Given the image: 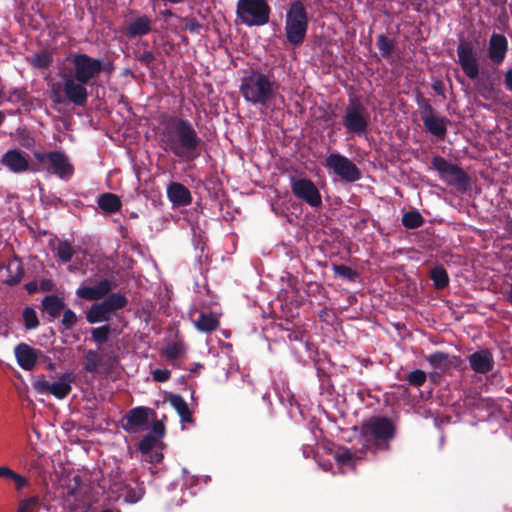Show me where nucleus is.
Segmentation results:
<instances>
[{
    "label": "nucleus",
    "mask_w": 512,
    "mask_h": 512,
    "mask_svg": "<svg viewBox=\"0 0 512 512\" xmlns=\"http://www.w3.org/2000/svg\"><path fill=\"white\" fill-rule=\"evenodd\" d=\"M155 415V411L145 406H138L130 409L121 419V428L129 433L135 434L143 430L148 424L149 418Z\"/></svg>",
    "instance_id": "obj_15"
},
{
    "label": "nucleus",
    "mask_w": 512,
    "mask_h": 512,
    "mask_svg": "<svg viewBox=\"0 0 512 512\" xmlns=\"http://www.w3.org/2000/svg\"><path fill=\"white\" fill-rule=\"evenodd\" d=\"M80 491H81V488H77V487H68V491H67V496H68V499L70 497H74L75 500L78 499V495L80 494Z\"/></svg>",
    "instance_id": "obj_58"
},
{
    "label": "nucleus",
    "mask_w": 512,
    "mask_h": 512,
    "mask_svg": "<svg viewBox=\"0 0 512 512\" xmlns=\"http://www.w3.org/2000/svg\"><path fill=\"white\" fill-rule=\"evenodd\" d=\"M25 288L29 294H32L37 289V284L35 282H29L25 285Z\"/></svg>",
    "instance_id": "obj_60"
},
{
    "label": "nucleus",
    "mask_w": 512,
    "mask_h": 512,
    "mask_svg": "<svg viewBox=\"0 0 512 512\" xmlns=\"http://www.w3.org/2000/svg\"><path fill=\"white\" fill-rule=\"evenodd\" d=\"M159 146L167 153L192 162L201 154L203 140L193 124L186 118L163 113L157 130Z\"/></svg>",
    "instance_id": "obj_1"
},
{
    "label": "nucleus",
    "mask_w": 512,
    "mask_h": 512,
    "mask_svg": "<svg viewBox=\"0 0 512 512\" xmlns=\"http://www.w3.org/2000/svg\"><path fill=\"white\" fill-rule=\"evenodd\" d=\"M34 157L40 163H43L46 159L48 160L47 153H43V152H34Z\"/></svg>",
    "instance_id": "obj_59"
},
{
    "label": "nucleus",
    "mask_w": 512,
    "mask_h": 512,
    "mask_svg": "<svg viewBox=\"0 0 512 512\" xmlns=\"http://www.w3.org/2000/svg\"><path fill=\"white\" fill-rule=\"evenodd\" d=\"M293 195L313 208L322 205V196L315 183L308 178H291Z\"/></svg>",
    "instance_id": "obj_13"
},
{
    "label": "nucleus",
    "mask_w": 512,
    "mask_h": 512,
    "mask_svg": "<svg viewBox=\"0 0 512 512\" xmlns=\"http://www.w3.org/2000/svg\"><path fill=\"white\" fill-rule=\"evenodd\" d=\"M325 168L332 171L335 176L345 183H354L362 177L359 167L339 152L330 153L326 157Z\"/></svg>",
    "instance_id": "obj_10"
},
{
    "label": "nucleus",
    "mask_w": 512,
    "mask_h": 512,
    "mask_svg": "<svg viewBox=\"0 0 512 512\" xmlns=\"http://www.w3.org/2000/svg\"><path fill=\"white\" fill-rule=\"evenodd\" d=\"M74 381L73 372L63 373L58 381L50 382L46 379L45 375H38L33 381V388L41 394H51L57 399L66 398L71 390V384Z\"/></svg>",
    "instance_id": "obj_12"
},
{
    "label": "nucleus",
    "mask_w": 512,
    "mask_h": 512,
    "mask_svg": "<svg viewBox=\"0 0 512 512\" xmlns=\"http://www.w3.org/2000/svg\"><path fill=\"white\" fill-rule=\"evenodd\" d=\"M0 163L16 174L27 172L30 169L29 156L20 149H10L5 152Z\"/></svg>",
    "instance_id": "obj_16"
},
{
    "label": "nucleus",
    "mask_w": 512,
    "mask_h": 512,
    "mask_svg": "<svg viewBox=\"0 0 512 512\" xmlns=\"http://www.w3.org/2000/svg\"><path fill=\"white\" fill-rule=\"evenodd\" d=\"M22 318L26 330H34L39 326V318L33 307H25L22 311Z\"/></svg>",
    "instance_id": "obj_39"
},
{
    "label": "nucleus",
    "mask_w": 512,
    "mask_h": 512,
    "mask_svg": "<svg viewBox=\"0 0 512 512\" xmlns=\"http://www.w3.org/2000/svg\"><path fill=\"white\" fill-rule=\"evenodd\" d=\"M427 361L435 369L446 368L450 364L449 354L442 351H436L430 354L427 357Z\"/></svg>",
    "instance_id": "obj_40"
},
{
    "label": "nucleus",
    "mask_w": 512,
    "mask_h": 512,
    "mask_svg": "<svg viewBox=\"0 0 512 512\" xmlns=\"http://www.w3.org/2000/svg\"><path fill=\"white\" fill-rule=\"evenodd\" d=\"M421 116L422 115H435V110L427 99H422L419 102Z\"/></svg>",
    "instance_id": "obj_55"
},
{
    "label": "nucleus",
    "mask_w": 512,
    "mask_h": 512,
    "mask_svg": "<svg viewBox=\"0 0 512 512\" xmlns=\"http://www.w3.org/2000/svg\"><path fill=\"white\" fill-rule=\"evenodd\" d=\"M65 301L56 294L46 295L40 303V310L46 315L48 321L58 318L63 312Z\"/></svg>",
    "instance_id": "obj_23"
},
{
    "label": "nucleus",
    "mask_w": 512,
    "mask_h": 512,
    "mask_svg": "<svg viewBox=\"0 0 512 512\" xmlns=\"http://www.w3.org/2000/svg\"><path fill=\"white\" fill-rule=\"evenodd\" d=\"M111 332V328L108 324L93 328L91 330L92 340L98 344L99 350L101 349V345L108 341L109 335Z\"/></svg>",
    "instance_id": "obj_41"
},
{
    "label": "nucleus",
    "mask_w": 512,
    "mask_h": 512,
    "mask_svg": "<svg viewBox=\"0 0 512 512\" xmlns=\"http://www.w3.org/2000/svg\"><path fill=\"white\" fill-rule=\"evenodd\" d=\"M86 82H81L71 75L62 77V91L67 102L77 107H84L89 98Z\"/></svg>",
    "instance_id": "obj_14"
},
{
    "label": "nucleus",
    "mask_w": 512,
    "mask_h": 512,
    "mask_svg": "<svg viewBox=\"0 0 512 512\" xmlns=\"http://www.w3.org/2000/svg\"><path fill=\"white\" fill-rule=\"evenodd\" d=\"M271 7L266 0H238L236 16L242 24L252 26L266 25L270 20Z\"/></svg>",
    "instance_id": "obj_8"
},
{
    "label": "nucleus",
    "mask_w": 512,
    "mask_h": 512,
    "mask_svg": "<svg viewBox=\"0 0 512 512\" xmlns=\"http://www.w3.org/2000/svg\"><path fill=\"white\" fill-rule=\"evenodd\" d=\"M15 357L18 365L26 371L34 369L38 356L41 351L33 348L26 343L18 344L14 349Z\"/></svg>",
    "instance_id": "obj_21"
},
{
    "label": "nucleus",
    "mask_w": 512,
    "mask_h": 512,
    "mask_svg": "<svg viewBox=\"0 0 512 512\" xmlns=\"http://www.w3.org/2000/svg\"><path fill=\"white\" fill-rule=\"evenodd\" d=\"M309 26L308 12L301 0L290 3L285 17V34L288 43L293 46L301 45L306 37Z\"/></svg>",
    "instance_id": "obj_5"
},
{
    "label": "nucleus",
    "mask_w": 512,
    "mask_h": 512,
    "mask_svg": "<svg viewBox=\"0 0 512 512\" xmlns=\"http://www.w3.org/2000/svg\"><path fill=\"white\" fill-rule=\"evenodd\" d=\"M86 320L90 324L108 321L110 320V311L103 301L95 303L87 311Z\"/></svg>",
    "instance_id": "obj_32"
},
{
    "label": "nucleus",
    "mask_w": 512,
    "mask_h": 512,
    "mask_svg": "<svg viewBox=\"0 0 512 512\" xmlns=\"http://www.w3.org/2000/svg\"><path fill=\"white\" fill-rule=\"evenodd\" d=\"M508 301L512 304V282H511V286H510V293L508 296Z\"/></svg>",
    "instance_id": "obj_64"
},
{
    "label": "nucleus",
    "mask_w": 512,
    "mask_h": 512,
    "mask_svg": "<svg viewBox=\"0 0 512 512\" xmlns=\"http://www.w3.org/2000/svg\"><path fill=\"white\" fill-rule=\"evenodd\" d=\"M182 22L184 23V27L190 33L198 34L202 29V24L194 17H184L182 18Z\"/></svg>",
    "instance_id": "obj_50"
},
{
    "label": "nucleus",
    "mask_w": 512,
    "mask_h": 512,
    "mask_svg": "<svg viewBox=\"0 0 512 512\" xmlns=\"http://www.w3.org/2000/svg\"><path fill=\"white\" fill-rule=\"evenodd\" d=\"M158 440L152 434H146L138 443V449L141 453L147 454L152 451Z\"/></svg>",
    "instance_id": "obj_49"
},
{
    "label": "nucleus",
    "mask_w": 512,
    "mask_h": 512,
    "mask_svg": "<svg viewBox=\"0 0 512 512\" xmlns=\"http://www.w3.org/2000/svg\"><path fill=\"white\" fill-rule=\"evenodd\" d=\"M341 124L348 135L364 136L370 125V115L366 107L357 99L349 98L341 118Z\"/></svg>",
    "instance_id": "obj_7"
},
{
    "label": "nucleus",
    "mask_w": 512,
    "mask_h": 512,
    "mask_svg": "<svg viewBox=\"0 0 512 512\" xmlns=\"http://www.w3.org/2000/svg\"><path fill=\"white\" fill-rule=\"evenodd\" d=\"M396 426L393 421L384 416H372L360 426V437L363 439L362 453L372 451H388L390 441L395 438Z\"/></svg>",
    "instance_id": "obj_3"
},
{
    "label": "nucleus",
    "mask_w": 512,
    "mask_h": 512,
    "mask_svg": "<svg viewBox=\"0 0 512 512\" xmlns=\"http://www.w3.org/2000/svg\"><path fill=\"white\" fill-rule=\"evenodd\" d=\"M185 351L186 347L184 342L182 340H177L167 343L163 350V355L169 362L174 363L177 359L184 355Z\"/></svg>",
    "instance_id": "obj_33"
},
{
    "label": "nucleus",
    "mask_w": 512,
    "mask_h": 512,
    "mask_svg": "<svg viewBox=\"0 0 512 512\" xmlns=\"http://www.w3.org/2000/svg\"><path fill=\"white\" fill-rule=\"evenodd\" d=\"M56 256L63 263H68L72 260L75 250L72 245L66 240H58L57 246L55 247Z\"/></svg>",
    "instance_id": "obj_36"
},
{
    "label": "nucleus",
    "mask_w": 512,
    "mask_h": 512,
    "mask_svg": "<svg viewBox=\"0 0 512 512\" xmlns=\"http://www.w3.org/2000/svg\"><path fill=\"white\" fill-rule=\"evenodd\" d=\"M68 59L73 65V74L70 75L88 84H92L104 69L100 59L84 53L72 54Z\"/></svg>",
    "instance_id": "obj_11"
},
{
    "label": "nucleus",
    "mask_w": 512,
    "mask_h": 512,
    "mask_svg": "<svg viewBox=\"0 0 512 512\" xmlns=\"http://www.w3.org/2000/svg\"><path fill=\"white\" fill-rule=\"evenodd\" d=\"M163 16L165 17H173L174 16V13L172 12V10L170 9H166L162 12Z\"/></svg>",
    "instance_id": "obj_63"
},
{
    "label": "nucleus",
    "mask_w": 512,
    "mask_h": 512,
    "mask_svg": "<svg viewBox=\"0 0 512 512\" xmlns=\"http://www.w3.org/2000/svg\"><path fill=\"white\" fill-rule=\"evenodd\" d=\"M151 462L152 463H159L162 459H163V454L161 452H155L152 456H151Z\"/></svg>",
    "instance_id": "obj_61"
},
{
    "label": "nucleus",
    "mask_w": 512,
    "mask_h": 512,
    "mask_svg": "<svg viewBox=\"0 0 512 512\" xmlns=\"http://www.w3.org/2000/svg\"><path fill=\"white\" fill-rule=\"evenodd\" d=\"M334 458L341 465H349L353 460V453L346 447H339L335 451Z\"/></svg>",
    "instance_id": "obj_48"
},
{
    "label": "nucleus",
    "mask_w": 512,
    "mask_h": 512,
    "mask_svg": "<svg viewBox=\"0 0 512 512\" xmlns=\"http://www.w3.org/2000/svg\"><path fill=\"white\" fill-rule=\"evenodd\" d=\"M166 193L174 206H188L192 203L191 192L179 182H171L167 187Z\"/></svg>",
    "instance_id": "obj_24"
},
{
    "label": "nucleus",
    "mask_w": 512,
    "mask_h": 512,
    "mask_svg": "<svg viewBox=\"0 0 512 512\" xmlns=\"http://www.w3.org/2000/svg\"><path fill=\"white\" fill-rule=\"evenodd\" d=\"M34 144V140L31 137H27L26 139H23L21 142V145L25 148H30Z\"/></svg>",
    "instance_id": "obj_62"
},
{
    "label": "nucleus",
    "mask_w": 512,
    "mask_h": 512,
    "mask_svg": "<svg viewBox=\"0 0 512 512\" xmlns=\"http://www.w3.org/2000/svg\"><path fill=\"white\" fill-rule=\"evenodd\" d=\"M458 64L463 73L471 80H476L475 90L485 100L494 98L496 90L493 83L486 79H478L479 61L474 45L467 40H462L457 46Z\"/></svg>",
    "instance_id": "obj_4"
},
{
    "label": "nucleus",
    "mask_w": 512,
    "mask_h": 512,
    "mask_svg": "<svg viewBox=\"0 0 512 512\" xmlns=\"http://www.w3.org/2000/svg\"><path fill=\"white\" fill-rule=\"evenodd\" d=\"M431 168L435 169L440 178L449 186L456 187L465 192L470 186V176L458 165L453 164L442 156H434L431 160Z\"/></svg>",
    "instance_id": "obj_9"
},
{
    "label": "nucleus",
    "mask_w": 512,
    "mask_h": 512,
    "mask_svg": "<svg viewBox=\"0 0 512 512\" xmlns=\"http://www.w3.org/2000/svg\"><path fill=\"white\" fill-rule=\"evenodd\" d=\"M430 278L433 281L435 289L437 290H442L449 285L448 273L446 269L441 265H437L431 269Z\"/></svg>",
    "instance_id": "obj_34"
},
{
    "label": "nucleus",
    "mask_w": 512,
    "mask_h": 512,
    "mask_svg": "<svg viewBox=\"0 0 512 512\" xmlns=\"http://www.w3.org/2000/svg\"><path fill=\"white\" fill-rule=\"evenodd\" d=\"M196 329L203 333L216 331L220 326L219 319L212 313L199 312L196 319H193Z\"/></svg>",
    "instance_id": "obj_26"
},
{
    "label": "nucleus",
    "mask_w": 512,
    "mask_h": 512,
    "mask_svg": "<svg viewBox=\"0 0 512 512\" xmlns=\"http://www.w3.org/2000/svg\"><path fill=\"white\" fill-rule=\"evenodd\" d=\"M332 270L335 276L346 279L350 282H355L359 278L357 270L344 264H334L332 266Z\"/></svg>",
    "instance_id": "obj_37"
},
{
    "label": "nucleus",
    "mask_w": 512,
    "mask_h": 512,
    "mask_svg": "<svg viewBox=\"0 0 512 512\" xmlns=\"http://www.w3.org/2000/svg\"><path fill=\"white\" fill-rule=\"evenodd\" d=\"M8 273L7 278L3 281L8 286H15L19 284L24 276V268L19 258L14 257L6 265Z\"/></svg>",
    "instance_id": "obj_28"
},
{
    "label": "nucleus",
    "mask_w": 512,
    "mask_h": 512,
    "mask_svg": "<svg viewBox=\"0 0 512 512\" xmlns=\"http://www.w3.org/2000/svg\"><path fill=\"white\" fill-rule=\"evenodd\" d=\"M53 62V58L50 52L41 51L37 53L32 60V65L38 69H46Z\"/></svg>",
    "instance_id": "obj_42"
},
{
    "label": "nucleus",
    "mask_w": 512,
    "mask_h": 512,
    "mask_svg": "<svg viewBox=\"0 0 512 512\" xmlns=\"http://www.w3.org/2000/svg\"><path fill=\"white\" fill-rule=\"evenodd\" d=\"M118 363L117 355H104L95 350H88L84 355L83 369L90 373L98 371L99 366H105L111 371Z\"/></svg>",
    "instance_id": "obj_17"
},
{
    "label": "nucleus",
    "mask_w": 512,
    "mask_h": 512,
    "mask_svg": "<svg viewBox=\"0 0 512 512\" xmlns=\"http://www.w3.org/2000/svg\"><path fill=\"white\" fill-rule=\"evenodd\" d=\"M151 31L152 20L149 16L143 14L127 23L122 29V34L128 39H134L148 35Z\"/></svg>",
    "instance_id": "obj_19"
},
{
    "label": "nucleus",
    "mask_w": 512,
    "mask_h": 512,
    "mask_svg": "<svg viewBox=\"0 0 512 512\" xmlns=\"http://www.w3.org/2000/svg\"><path fill=\"white\" fill-rule=\"evenodd\" d=\"M115 287L116 283H113L108 279H102L93 287L80 286L76 290V295L87 301L100 300L106 296L103 302L111 313L124 308L128 303L127 298L120 293L109 294V292Z\"/></svg>",
    "instance_id": "obj_6"
},
{
    "label": "nucleus",
    "mask_w": 512,
    "mask_h": 512,
    "mask_svg": "<svg viewBox=\"0 0 512 512\" xmlns=\"http://www.w3.org/2000/svg\"><path fill=\"white\" fill-rule=\"evenodd\" d=\"M504 85L512 93V68H509L504 74Z\"/></svg>",
    "instance_id": "obj_56"
},
{
    "label": "nucleus",
    "mask_w": 512,
    "mask_h": 512,
    "mask_svg": "<svg viewBox=\"0 0 512 512\" xmlns=\"http://www.w3.org/2000/svg\"><path fill=\"white\" fill-rule=\"evenodd\" d=\"M427 379V375L423 370L416 369L414 371H411L406 377L405 380L408 381V383L411 386L414 387H420L422 386Z\"/></svg>",
    "instance_id": "obj_44"
},
{
    "label": "nucleus",
    "mask_w": 512,
    "mask_h": 512,
    "mask_svg": "<svg viewBox=\"0 0 512 512\" xmlns=\"http://www.w3.org/2000/svg\"><path fill=\"white\" fill-rule=\"evenodd\" d=\"M376 46L381 56L385 59H389L396 48V40L385 34H379L376 39Z\"/></svg>",
    "instance_id": "obj_35"
},
{
    "label": "nucleus",
    "mask_w": 512,
    "mask_h": 512,
    "mask_svg": "<svg viewBox=\"0 0 512 512\" xmlns=\"http://www.w3.org/2000/svg\"><path fill=\"white\" fill-rule=\"evenodd\" d=\"M0 478H5L13 482L17 493H21L22 490L29 485V479L23 476L8 466H0Z\"/></svg>",
    "instance_id": "obj_31"
},
{
    "label": "nucleus",
    "mask_w": 512,
    "mask_h": 512,
    "mask_svg": "<svg viewBox=\"0 0 512 512\" xmlns=\"http://www.w3.org/2000/svg\"><path fill=\"white\" fill-rule=\"evenodd\" d=\"M97 203L99 208L108 214L116 213L122 208L119 196L109 192L100 195Z\"/></svg>",
    "instance_id": "obj_29"
},
{
    "label": "nucleus",
    "mask_w": 512,
    "mask_h": 512,
    "mask_svg": "<svg viewBox=\"0 0 512 512\" xmlns=\"http://www.w3.org/2000/svg\"><path fill=\"white\" fill-rule=\"evenodd\" d=\"M471 369L479 374H487L494 368V358L488 349H482L472 353L469 357Z\"/></svg>",
    "instance_id": "obj_22"
},
{
    "label": "nucleus",
    "mask_w": 512,
    "mask_h": 512,
    "mask_svg": "<svg viewBox=\"0 0 512 512\" xmlns=\"http://www.w3.org/2000/svg\"><path fill=\"white\" fill-rule=\"evenodd\" d=\"M78 322L76 313L70 308H64L61 324L65 330L73 329Z\"/></svg>",
    "instance_id": "obj_45"
},
{
    "label": "nucleus",
    "mask_w": 512,
    "mask_h": 512,
    "mask_svg": "<svg viewBox=\"0 0 512 512\" xmlns=\"http://www.w3.org/2000/svg\"><path fill=\"white\" fill-rule=\"evenodd\" d=\"M279 89L280 83L271 70L268 73L252 71L249 76L242 79L240 85V93L246 102L265 107L275 99Z\"/></svg>",
    "instance_id": "obj_2"
},
{
    "label": "nucleus",
    "mask_w": 512,
    "mask_h": 512,
    "mask_svg": "<svg viewBox=\"0 0 512 512\" xmlns=\"http://www.w3.org/2000/svg\"><path fill=\"white\" fill-rule=\"evenodd\" d=\"M169 402L171 406L176 410L183 423L191 424L194 422L193 413L181 395L171 394L169 396Z\"/></svg>",
    "instance_id": "obj_27"
},
{
    "label": "nucleus",
    "mask_w": 512,
    "mask_h": 512,
    "mask_svg": "<svg viewBox=\"0 0 512 512\" xmlns=\"http://www.w3.org/2000/svg\"><path fill=\"white\" fill-rule=\"evenodd\" d=\"M432 88L437 95H444L445 87L442 81H435Z\"/></svg>",
    "instance_id": "obj_57"
},
{
    "label": "nucleus",
    "mask_w": 512,
    "mask_h": 512,
    "mask_svg": "<svg viewBox=\"0 0 512 512\" xmlns=\"http://www.w3.org/2000/svg\"><path fill=\"white\" fill-rule=\"evenodd\" d=\"M0 478H5L13 482L17 493H21L22 490L29 485V479L23 476L8 466H0Z\"/></svg>",
    "instance_id": "obj_30"
},
{
    "label": "nucleus",
    "mask_w": 512,
    "mask_h": 512,
    "mask_svg": "<svg viewBox=\"0 0 512 512\" xmlns=\"http://www.w3.org/2000/svg\"><path fill=\"white\" fill-rule=\"evenodd\" d=\"M39 504L40 498L39 496L35 495L21 500L17 510L22 512H34V510L39 506Z\"/></svg>",
    "instance_id": "obj_47"
},
{
    "label": "nucleus",
    "mask_w": 512,
    "mask_h": 512,
    "mask_svg": "<svg viewBox=\"0 0 512 512\" xmlns=\"http://www.w3.org/2000/svg\"><path fill=\"white\" fill-rule=\"evenodd\" d=\"M145 494V488L143 486L127 487L124 495V501L129 504H135L142 499Z\"/></svg>",
    "instance_id": "obj_43"
},
{
    "label": "nucleus",
    "mask_w": 512,
    "mask_h": 512,
    "mask_svg": "<svg viewBox=\"0 0 512 512\" xmlns=\"http://www.w3.org/2000/svg\"><path fill=\"white\" fill-rule=\"evenodd\" d=\"M508 40L503 34L493 33L488 43V57L492 63L499 65L506 58Z\"/></svg>",
    "instance_id": "obj_20"
},
{
    "label": "nucleus",
    "mask_w": 512,
    "mask_h": 512,
    "mask_svg": "<svg viewBox=\"0 0 512 512\" xmlns=\"http://www.w3.org/2000/svg\"><path fill=\"white\" fill-rule=\"evenodd\" d=\"M28 98V92L26 88H13L9 91L5 101L10 103L24 102Z\"/></svg>",
    "instance_id": "obj_46"
},
{
    "label": "nucleus",
    "mask_w": 512,
    "mask_h": 512,
    "mask_svg": "<svg viewBox=\"0 0 512 512\" xmlns=\"http://www.w3.org/2000/svg\"><path fill=\"white\" fill-rule=\"evenodd\" d=\"M156 57L152 51H144L139 57L138 61L145 65L146 67H150L155 61Z\"/></svg>",
    "instance_id": "obj_54"
},
{
    "label": "nucleus",
    "mask_w": 512,
    "mask_h": 512,
    "mask_svg": "<svg viewBox=\"0 0 512 512\" xmlns=\"http://www.w3.org/2000/svg\"><path fill=\"white\" fill-rule=\"evenodd\" d=\"M148 434H152L158 441L165 435V425L162 421H155Z\"/></svg>",
    "instance_id": "obj_51"
},
{
    "label": "nucleus",
    "mask_w": 512,
    "mask_h": 512,
    "mask_svg": "<svg viewBox=\"0 0 512 512\" xmlns=\"http://www.w3.org/2000/svg\"><path fill=\"white\" fill-rule=\"evenodd\" d=\"M152 377L155 382L164 383L171 377V372L167 369H156L152 372Z\"/></svg>",
    "instance_id": "obj_52"
},
{
    "label": "nucleus",
    "mask_w": 512,
    "mask_h": 512,
    "mask_svg": "<svg viewBox=\"0 0 512 512\" xmlns=\"http://www.w3.org/2000/svg\"><path fill=\"white\" fill-rule=\"evenodd\" d=\"M50 163V170L63 180H68L74 173V167L68 157L61 151H51L47 153Z\"/></svg>",
    "instance_id": "obj_18"
},
{
    "label": "nucleus",
    "mask_w": 512,
    "mask_h": 512,
    "mask_svg": "<svg viewBox=\"0 0 512 512\" xmlns=\"http://www.w3.org/2000/svg\"><path fill=\"white\" fill-rule=\"evenodd\" d=\"M426 130L437 138L443 140L447 133L448 119L437 115H422Z\"/></svg>",
    "instance_id": "obj_25"
},
{
    "label": "nucleus",
    "mask_w": 512,
    "mask_h": 512,
    "mask_svg": "<svg viewBox=\"0 0 512 512\" xmlns=\"http://www.w3.org/2000/svg\"><path fill=\"white\" fill-rule=\"evenodd\" d=\"M50 99L54 105H59L65 103L67 100L65 98V95L60 93V90L55 85L53 86L51 92H50Z\"/></svg>",
    "instance_id": "obj_53"
},
{
    "label": "nucleus",
    "mask_w": 512,
    "mask_h": 512,
    "mask_svg": "<svg viewBox=\"0 0 512 512\" xmlns=\"http://www.w3.org/2000/svg\"><path fill=\"white\" fill-rule=\"evenodd\" d=\"M424 223L423 216L418 211H409L402 216V225L407 229H416Z\"/></svg>",
    "instance_id": "obj_38"
}]
</instances>
